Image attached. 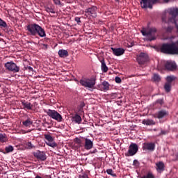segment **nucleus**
Listing matches in <instances>:
<instances>
[{"mask_svg":"<svg viewBox=\"0 0 178 178\" xmlns=\"http://www.w3.org/2000/svg\"><path fill=\"white\" fill-rule=\"evenodd\" d=\"M156 104H159V105H163V104H165V102L163 99H159L156 101Z\"/></svg>","mask_w":178,"mask_h":178,"instance_id":"nucleus-36","label":"nucleus"},{"mask_svg":"<svg viewBox=\"0 0 178 178\" xmlns=\"http://www.w3.org/2000/svg\"><path fill=\"white\" fill-rule=\"evenodd\" d=\"M25 70H29V72H31L32 73V74H33V72H34V70L33 69V67H31V66L25 67Z\"/></svg>","mask_w":178,"mask_h":178,"instance_id":"nucleus-38","label":"nucleus"},{"mask_svg":"<svg viewBox=\"0 0 178 178\" xmlns=\"http://www.w3.org/2000/svg\"><path fill=\"white\" fill-rule=\"evenodd\" d=\"M5 150L7 154H9V152H12L13 151V146L10 145L8 147H6Z\"/></svg>","mask_w":178,"mask_h":178,"instance_id":"nucleus-34","label":"nucleus"},{"mask_svg":"<svg viewBox=\"0 0 178 178\" xmlns=\"http://www.w3.org/2000/svg\"><path fill=\"white\" fill-rule=\"evenodd\" d=\"M0 27H3L4 29H6L8 27V24H6V22L2 20V19L0 18Z\"/></svg>","mask_w":178,"mask_h":178,"instance_id":"nucleus-32","label":"nucleus"},{"mask_svg":"<svg viewBox=\"0 0 178 178\" xmlns=\"http://www.w3.org/2000/svg\"><path fill=\"white\" fill-rule=\"evenodd\" d=\"M83 148L86 149V151H90V149H92L94 147V142L89 138H86L84 139Z\"/></svg>","mask_w":178,"mask_h":178,"instance_id":"nucleus-12","label":"nucleus"},{"mask_svg":"<svg viewBox=\"0 0 178 178\" xmlns=\"http://www.w3.org/2000/svg\"><path fill=\"white\" fill-rule=\"evenodd\" d=\"M163 1L166 3L169 2V0H163ZM158 2H159V0H141L140 5L143 9H147V8H149V9H152V5H155V3H158Z\"/></svg>","mask_w":178,"mask_h":178,"instance_id":"nucleus-4","label":"nucleus"},{"mask_svg":"<svg viewBox=\"0 0 178 178\" xmlns=\"http://www.w3.org/2000/svg\"><path fill=\"white\" fill-rule=\"evenodd\" d=\"M115 83H117L118 84H120V83H122V79H120V77L119 76H116L115 78Z\"/></svg>","mask_w":178,"mask_h":178,"instance_id":"nucleus-37","label":"nucleus"},{"mask_svg":"<svg viewBox=\"0 0 178 178\" xmlns=\"http://www.w3.org/2000/svg\"><path fill=\"white\" fill-rule=\"evenodd\" d=\"M26 147L29 149H31V148H33V144L31 143V142H28L26 143Z\"/></svg>","mask_w":178,"mask_h":178,"instance_id":"nucleus-41","label":"nucleus"},{"mask_svg":"<svg viewBox=\"0 0 178 178\" xmlns=\"http://www.w3.org/2000/svg\"><path fill=\"white\" fill-rule=\"evenodd\" d=\"M154 131H156V129H154Z\"/></svg>","mask_w":178,"mask_h":178,"instance_id":"nucleus-53","label":"nucleus"},{"mask_svg":"<svg viewBox=\"0 0 178 178\" xmlns=\"http://www.w3.org/2000/svg\"><path fill=\"white\" fill-rule=\"evenodd\" d=\"M164 90L165 92H170V90H172V84L165 82L164 85Z\"/></svg>","mask_w":178,"mask_h":178,"instance_id":"nucleus-28","label":"nucleus"},{"mask_svg":"<svg viewBox=\"0 0 178 178\" xmlns=\"http://www.w3.org/2000/svg\"><path fill=\"white\" fill-rule=\"evenodd\" d=\"M58 55L60 58H67L69 56V51L65 49H60L58 51Z\"/></svg>","mask_w":178,"mask_h":178,"instance_id":"nucleus-21","label":"nucleus"},{"mask_svg":"<svg viewBox=\"0 0 178 178\" xmlns=\"http://www.w3.org/2000/svg\"><path fill=\"white\" fill-rule=\"evenodd\" d=\"M55 5H60V0H53Z\"/></svg>","mask_w":178,"mask_h":178,"instance_id":"nucleus-45","label":"nucleus"},{"mask_svg":"<svg viewBox=\"0 0 178 178\" xmlns=\"http://www.w3.org/2000/svg\"><path fill=\"white\" fill-rule=\"evenodd\" d=\"M111 50L113 51V54L115 55V56H121V55H123V54H124V50L123 48L111 47Z\"/></svg>","mask_w":178,"mask_h":178,"instance_id":"nucleus-19","label":"nucleus"},{"mask_svg":"<svg viewBox=\"0 0 178 178\" xmlns=\"http://www.w3.org/2000/svg\"><path fill=\"white\" fill-rule=\"evenodd\" d=\"M152 79L154 80V81H157L158 83L161 80V76L158 74H154Z\"/></svg>","mask_w":178,"mask_h":178,"instance_id":"nucleus-31","label":"nucleus"},{"mask_svg":"<svg viewBox=\"0 0 178 178\" xmlns=\"http://www.w3.org/2000/svg\"><path fill=\"white\" fill-rule=\"evenodd\" d=\"M168 115H169V113L166 110H161L155 114V116L157 119H163Z\"/></svg>","mask_w":178,"mask_h":178,"instance_id":"nucleus-17","label":"nucleus"},{"mask_svg":"<svg viewBox=\"0 0 178 178\" xmlns=\"http://www.w3.org/2000/svg\"><path fill=\"white\" fill-rule=\"evenodd\" d=\"M157 170H160V172H163L165 170V163L162 161H159V163H156Z\"/></svg>","mask_w":178,"mask_h":178,"instance_id":"nucleus-23","label":"nucleus"},{"mask_svg":"<svg viewBox=\"0 0 178 178\" xmlns=\"http://www.w3.org/2000/svg\"><path fill=\"white\" fill-rule=\"evenodd\" d=\"M173 30V28L172 26H168L166 29L167 33H172V31Z\"/></svg>","mask_w":178,"mask_h":178,"instance_id":"nucleus-44","label":"nucleus"},{"mask_svg":"<svg viewBox=\"0 0 178 178\" xmlns=\"http://www.w3.org/2000/svg\"><path fill=\"white\" fill-rule=\"evenodd\" d=\"M118 98L120 99V98H122V97H119Z\"/></svg>","mask_w":178,"mask_h":178,"instance_id":"nucleus-52","label":"nucleus"},{"mask_svg":"<svg viewBox=\"0 0 178 178\" xmlns=\"http://www.w3.org/2000/svg\"><path fill=\"white\" fill-rule=\"evenodd\" d=\"M106 173L111 176H113V170L112 169H107Z\"/></svg>","mask_w":178,"mask_h":178,"instance_id":"nucleus-39","label":"nucleus"},{"mask_svg":"<svg viewBox=\"0 0 178 178\" xmlns=\"http://www.w3.org/2000/svg\"><path fill=\"white\" fill-rule=\"evenodd\" d=\"M74 19H75V22H76L77 24H80V23H81V20L80 19V17H76Z\"/></svg>","mask_w":178,"mask_h":178,"instance_id":"nucleus-43","label":"nucleus"},{"mask_svg":"<svg viewBox=\"0 0 178 178\" xmlns=\"http://www.w3.org/2000/svg\"><path fill=\"white\" fill-rule=\"evenodd\" d=\"M95 83L96 81L95 78L81 79L79 81V83L86 88H94Z\"/></svg>","mask_w":178,"mask_h":178,"instance_id":"nucleus-5","label":"nucleus"},{"mask_svg":"<svg viewBox=\"0 0 178 178\" xmlns=\"http://www.w3.org/2000/svg\"><path fill=\"white\" fill-rule=\"evenodd\" d=\"M140 178H155V177L154 176V175H152V172H147L146 175H143Z\"/></svg>","mask_w":178,"mask_h":178,"instance_id":"nucleus-33","label":"nucleus"},{"mask_svg":"<svg viewBox=\"0 0 178 178\" xmlns=\"http://www.w3.org/2000/svg\"><path fill=\"white\" fill-rule=\"evenodd\" d=\"M176 80V76L173 75L168 76L166 77V83L168 84H172V82L175 81Z\"/></svg>","mask_w":178,"mask_h":178,"instance_id":"nucleus-27","label":"nucleus"},{"mask_svg":"<svg viewBox=\"0 0 178 178\" xmlns=\"http://www.w3.org/2000/svg\"><path fill=\"white\" fill-rule=\"evenodd\" d=\"M176 156V159H175L174 161H178V152L175 154Z\"/></svg>","mask_w":178,"mask_h":178,"instance_id":"nucleus-50","label":"nucleus"},{"mask_svg":"<svg viewBox=\"0 0 178 178\" xmlns=\"http://www.w3.org/2000/svg\"><path fill=\"white\" fill-rule=\"evenodd\" d=\"M0 141L1 143H6L8 138L6 134H0Z\"/></svg>","mask_w":178,"mask_h":178,"instance_id":"nucleus-30","label":"nucleus"},{"mask_svg":"<svg viewBox=\"0 0 178 178\" xmlns=\"http://www.w3.org/2000/svg\"><path fill=\"white\" fill-rule=\"evenodd\" d=\"M44 137L47 142H46L47 145L49 147H51L52 148H55L58 147V144L55 143L54 139L53 137L49 134H44Z\"/></svg>","mask_w":178,"mask_h":178,"instance_id":"nucleus-10","label":"nucleus"},{"mask_svg":"<svg viewBox=\"0 0 178 178\" xmlns=\"http://www.w3.org/2000/svg\"><path fill=\"white\" fill-rule=\"evenodd\" d=\"M42 46L44 47V49H48V44H42Z\"/></svg>","mask_w":178,"mask_h":178,"instance_id":"nucleus-49","label":"nucleus"},{"mask_svg":"<svg viewBox=\"0 0 178 178\" xmlns=\"http://www.w3.org/2000/svg\"><path fill=\"white\" fill-rule=\"evenodd\" d=\"M44 9L47 13H53L55 14V6H45Z\"/></svg>","mask_w":178,"mask_h":178,"instance_id":"nucleus-24","label":"nucleus"},{"mask_svg":"<svg viewBox=\"0 0 178 178\" xmlns=\"http://www.w3.org/2000/svg\"><path fill=\"white\" fill-rule=\"evenodd\" d=\"M34 157L39 159V161H45L47 159V154L45 152L38 150L33 153Z\"/></svg>","mask_w":178,"mask_h":178,"instance_id":"nucleus-15","label":"nucleus"},{"mask_svg":"<svg viewBox=\"0 0 178 178\" xmlns=\"http://www.w3.org/2000/svg\"><path fill=\"white\" fill-rule=\"evenodd\" d=\"M97 10L98 8L97 6H91L85 10V16H86V17H97Z\"/></svg>","mask_w":178,"mask_h":178,"instance_id":"nucleus-8","label":"nucleus"},{"mask_svg":"<svg viewBox=\"0 0 178 178\" xmlns=\"http://www.w3.org/2000/svg\"><path fill=\"white\" fill-rule=\"evenodd\" d=\"M165 68L167 70L173 72V70H176V69H177V65H176V63H175V62L167 61L165 64Z\"/></svg>","mask_w":178,"mask_h":178,"instance_id":"nucleus-14","label":"nucleus"},{"mask_svg":"<svg viewBox=\"0 0 178 178\" xmlns=\"http://www.w3.org/2000/svg\"><path fill=\"white\" fill-rule=\"evenodd\" d=\"M143 149L147 151H154L155 149V143H145L143 146Z\"/></svg>","mask_w":178,"mask_h":178,"instance_id":"nucleus-16","label":"nucleus"},{"mask_svg":"<svg viewBox=\"0 0 178 178\" xmlns=\"http://www.w3.org/2000/svg\"><path fill=\"white\" fill-rule=\"evenodd\" d=\"M5 67L9 72H13V73H19L20 72V67L17 66L13 61L7 62L5 64Z\"/></svg>","mask_w":178,"mask_h":178,"instance_id":"nucleus-6","label":"nucleus"},{"mask_svg":"<svg viewBox=\"0 0 178 178\" xmlns=\"http://www.w3.org/2000/svg\"><path fill=\"white\" fill-rule=\"evenodd\" d=\"M111 85L109 83L106 81H104L102 84L98 85L97 90H99L100 91H109Z\"/></svg>","mask_w":178,"mask_h":178,"instance_id":"nucleus-13","label":"nucleus"},{"mask_svg":"<svg viewBox=\"0 0 178 178\" xmlns=\"http://www.w3.org/2000/svg\"><path fill=\"white\" fill-rule=\"evenodd\" d=\"M143 124H146V126H155L156 122L153 120H143L142 122Z\"/></svg>","mask_w":178,"mask_h":178,"instance_id":"nucleus-22","label":"nucleus"},{"mask_svg":"<svg viewBox=\"0 0 178 178\" xmlns=\"http://www.w3.org/2000/svg\"><path fill=\"white\" fill-rule=\"evenodd\" d=\"M134 165H136V166H138V165H139L138 161L134 160Z\"/></svg>","mask_w":178,"mask_h":178,"instance_id":"nucleus-48","label":"nucleus"},{"mask_svg":"<svg viewBox=\"0 0 178 178\" xmlns=\"http://www.w3.org/2000/svg\"><path fill=\"white\" fill-rule=\"evenodd\" d=\"M26 30H28L29 34L35 37V35H39L42 38L47 37V33L44 28L37 24H30L27 25Z\"/></svg>","mask_w":178,"mask_h":178,"instance_id":"nucleus-1","label":"nucleus"},{"mask_svg":"<svg viewBox=\"0 0 178 178\" xmlns=\"http://www.w3.org/2000/svg\"><path fill=\"white\" fill-rule=\"evenodd\" d=\"M22 124L25 127H31V125L33 124V121L31 120V119L28 118L25 121L22 122Z\"/></svg>","mask_w":178,"mask_h":178,"instance_id":"nucleus-25","label":"nucleus"},{"mask_svg":"<svg viewBox=\"0 0 178 178\" xmlns=\"http://www.w3.org/2000/svg\"><path fill=\"white\" fill-rule=\"evenodd\" d=\"M141 34L145 37V41H154L156 40V28H143L140 31Z\"/></svg>","mask_w":178,"mask_h":178,"instance_id":"nucleus-3","label":"nucleus"},{"mask_svg":"<svg viewBox=\"0 0 178 178\" xmlns=\"http://www.w3.org/2000/svg\"><path fill=\"white\" fill-rule=\"evenodd\" d=\"M138 152V145L136 143H131L129 146V149L127 154H125L126 156H133Z\"/></svg>","mask_w":178,"mask_h":178,"instance_id":"nucleus-9","label":"nucleus"},{"mask_svg":"<svg viewBox=\"0 0 178 178\" xmlns=\"http://www.w3.org/2000/svg\"><path fill=\"white\" fill-rule=\"evenodd\" d=\"M111 98H112V99H115V98H118V93H116V92L111 93Z\"/></svg>","mask_w":178,"mask_h":178,"instance_id":"nucleus-40","label":"nucleus"},{"mask_svg":"<svg viewBox=\"0 0 178 178\" xmlns=\"http://www.w3.org/2000/svg\"><path fill=\"white\" fill-rule=\"evenodd\" d=\"M72 120L75 122V123H77L78 124H80L81 123V116L79 115L78 114H75L74 116L72 117Z\"/></svg>","mask_w":178,"mask_h":178,"instance_id":"nucleus-26","label":"nucleus"},{"mask_svg":"<svg viewBox=\"0 0 178 178\" xmlns=\"http://www.w3.org/2000/svg\"><path fill=\"white\" fill-rule=\"evenodd\" d=\"M101 65V70L103 72V73H107L108 70H109V68H108V66L106 65V63H105V58H102L100 60Z\"/></svg>","mask_w":178,"mask_h":178,"instance_id":"nucleus-20","label":"nucleus"},{"mask_svg":"<svg viewBox=\"0 0 178 178\" xmlns=\"http://www.w3.org/2000/svg\"><path fill=\"white\" fill-rule=\"evenodd\" d=\"M74 141L75 144H77L79 148L83 146V141L81 140V139H80L79 138H75Z\"/></svg>","mask_w":178,"mask_h":178,"instance_id":"nucleus-29","label":"nucleus"},{"mask_svg":"<svg viewBox=\"0 0 178 178\" xmlns=\"http://www.w3.org/2000/svg\"><path fill=\"white\" fill-rule=\"evenodd\" d=\"M0 35H1V33H0Z\"/></svg>","mask_w":178,"mask_h":178,"instance_id":"nucleus-55","label":"nucleus"},{"mask_svg":"<svg viewBox=\"0 0 178 178\" xmlns=\"http://www.w3.org/2000/svg\"><path fill=\"white\" fill-rule=\"evenodd\" d=\"M161 52L167 54V55H178V40L172 43L163 44Z\"/></svg>","mask_w":178,"mask_h":178,"instance_id":"nucleus-2","label":"nucleus"},{"mask_svg":"<svg viewBox=\"0 0 178 178\" xmlns=\"http://www.w3.org/2000/svg\"><path fill=\"white\" fill-rule=\"evenodd\" d=\"M43 42L49 44V42H51V39L48 38H45L43 39Z\"/></svg>","mask_w":178,"mask_h":178,"instance_id":"nucleus-42","label":"nucleus"},{"mask_svg":"<svg viewBox=\"0 0 178 178\" xmlns=\"http://www.w3.org/2000/svg\"><path fill=\"white\" fill-rule=\"evenodd\" d=\"M79 178H88V175L84 174L79 176Z\"/></svg>","mask_w":178,"mask_h":178,"instance_id":"nucleus-46","label":"nucleus"},{"mask_svg":"<svg viewBox=\"0 0 178 178\" xmlns=\"http://www.w3.org/2000/svg\"><path fill=\"white\" fill-rule=\"evenodd\" d=\"M82 106H84V104H83Z\"/></svg>","mask_w":178,"mask_h":178,"instance_id":"nucleus-54","label":"nucleus"},{"mask_svg":"<svg viewBox=\"0 0 178 178\" xmlns=\"http://www.w3.org/2000/svg\"><path fill=\"white\" fill-rule=\"evenodd\" d=\"M21 102L23 106L22 109H24L25 111H33V104H31V103L26 102V100H22Z\"/></svg>","mask_w":178,"mask_h":178,"instance_id":"nucleus-18","label":"nucleus"},{"mask_svg":"<svg viewBox=\"0 0 178 178\" xmlns=\"http://www.w3.org/2000/svg\"><path fill=\"white\" fill-rule=\"evenodd\" d=\"M45 112L47 115H48V116L51 118V119H54V120H57V122H62V120H63L62 115H60L59 113H58V111L55 110L49 109Z\"/></svg>","mask_w":178,"mask_h":178,"instance_id":"nucleus-7","label":"nucleus"},{"mask_svg":"<svg viewBox=\"0 0 178 178\" xmlns=\"http://www.w3.org/2000/svg\"><path fill=\"white\" fill-rule=\"evenodd\" d=\"M148 55L145 53H140L137 57V62L139 65H144V63L148 62Z\"/></svg>","mask_w":178,"mask_h":178,"instance_id":"nucleus-11","label":"nucleus"},{"mask_svg":"<svg viewBox=\"0 0 178 178\" xmlns=\"http://www.w3.org/2000/svg\"><path fill=\"white\" fill-rule=\"evenodd\" d=\"M167 131H163V130H162L161 131V134H160V135H165V134H167Z\"/></svg>","mask_w":178,"mask_h":178,"instance_id":"nucleus-47","label":"nucleus"},{"mask_svg":"<svg viewBox=\"0 0 178 178\" xmlns=\"http://www.w3.org/2000/svg\"><path fill=\"white\" fill-rule=\"evenodd\" d=\"M161 20L163 23H167L168 22V17L166 16V13L163 14Z\"/></svg>","mask_w":178,"mask_h":178,"instance_id":"nucleus-35","label":"nucleus"},{"mask_svg":"<svg viewBox=\"0 0 178 178\" xmlns=\"http://www.w3.org/2000/svg\"><path fill=\"white\" fill-rule=\"evenodd\" d=\"M95 152H97V149H95L92 152V154H95Z\"/></svg>","mask_w":178,"mask_h":178,"instance_id":"nucleus-51","label":"nucleus"}]
</instances>
